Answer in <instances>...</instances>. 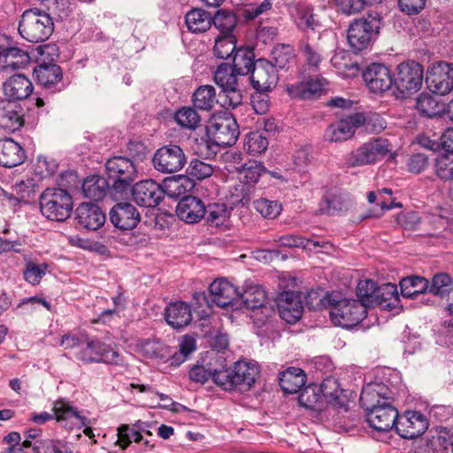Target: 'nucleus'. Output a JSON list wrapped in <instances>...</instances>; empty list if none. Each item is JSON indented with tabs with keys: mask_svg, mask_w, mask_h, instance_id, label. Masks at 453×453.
<instances>
[{
	"mask_svg": "<svg viewBox=\"0 0 453 453\" xmlns=\"http://www.w3.org/2000/svg\"><path fill=\"white\" fill-rule=\"evenodd\" d=\"M252 87L258 92L271 91L278 83V70L265 59H258L255 62L251 72Z\"/></svg>",
	"mask_w": 453,
	"mask_h": 453,
	"instance_id": "nucleus-15",
	"label": "nucleus"
},
{
	"mask_svg": "<svg viewBox=\"0 0 453 453\" xmlns=\"http://www.w3.org/2000/svg\"><path fill=\"white\" fill-rule=\"evenodd\" d=\"M189 175L193 176L197 180H204L212 175L214 168L213 166L199 159H193L188 168Z\"/></svg>",
	"mask_w": 453,
	"mask_h": 453,
	"instance_id": "nucleus-63",
	"label": "nucleus"
},
{
	"mask_svg": "<svg viewBox=\"0 0 453 453\" xmlns=\"http://www.w3.org/2000/svg\"><path fill=\"white\" fill-rule=\"evenodd\" d=\"M376 293V299H378L377 305H380L388 310H392L397 306L399 296L395 284L386 283L378 286Z\"/></svg>",
	"mask_w": 453,
	"mask_h": 453,
	"instance_id": "nucleus-44",
	"label": "nucleus"
},
{
	"mask_svg": "<svg viewBox=\"0 0 453 453\" xmlns=\"http://www.w3.org/2000/svg\"><path fill=\"white\" fill-rule=\"evenodd\" d=\"M392 391L381 382L365 385L360 394V404L366 411V420L379 432H388L398 420V411L393 405Z\"/></svg>",
	"mask_w": 453,
	"mask_h": 453,
	"instance_id": "nucleus-1",
	"label": "nucleus"
},
{
	"mask_svg": "<svg viewBox=\"0 0 453 453\" xmlns=\"http://www.w3.org/2000/svg\"><path fill=\"white\" fill-rule=\"evenodd\" d=\"M377 284L372 280H360L357 286V296L359 298V303L366 309L370 306H375L378 303L377 296Z\"/></svg>",
	"mask_w": 453,
	"mask_h": 453,
	"instance_id": "nucleus-46",
	"label": "nucleus"
},
{
	"mask_svg": "<svg viewBox=\"0 0 453 453\" xmlns=\"http://www.w3.org/2000/svg\"><path fill=\"white\" fill-rule=\"evenodd\" d=\"M277 306L280 318L288 324L296 323L302 317V302L295 292L281 293L278 298Z\"/></svg>",
	"mask_w": 453,
	"mask_h": 453,
	"instance_id": "nucleus-24",
	"label": "nucleus"
},
{
	"mask_svg": "<svg viewBox=\"0 0 453 453\" xmlns=\"http://www.w3.org/2000/svg\"><path fill=\"white\" fill-rule=\"evenodd\" d=\"M185 22L189 31L203 33L211 27L212 18L205 10L196 8L186 14Z\"/></svg>",
	"mask_w": 453,
	"mask_h": 453,
	"instance_id": "nucleus-38",
	"label": "nucleus"
},
{
	"mask_svg": "<svg viewBox=\"0 0 453 453\" xmlns=\"http://www.w3.org/2000/svg\"><path fill=\"white\" fill-rule=\"evenodd\" d=\"M239 299L246 309L251 311L267 304L265 290L260 286L251 282L245 283L242 292H239L237 301Z\"/></svg>",
	"mask_w": 453,
	"mask_h": 453,
	"instance_id": "nucleus-34",
	"label": "nucleus"
},
{
	"mask_svg": "<svg viewBox=\"0 0 453 453\" xmlns=\"http://www.w3.org/2000/svg\"><path fill=\"white\" fill-rule=\"evenodd\" d=\"M211 379L223 389L230 390L235 387L233 380V370H229L224 366L220 369H213Z\"/></svg>",
	"mask_w": 453,
	"mask_h": 453,
	"instance_id": "nucleus-64",
	"label": "nucleus"
},
{
	"mask_svg": "<svg viewBox=\"0 0 453 453\" xmlns=\"http://www.w3.org/2000/svg\"><path fill=\"white\" fill-rule=\"evenodd\" d=\"M164 315L166 323L174 329L186 327L193 319L190 305L182 301L170 303L165 307Z\"/></svg>",
	"mask_w": 453,
	"mask_h": 453,
	"instance_id": "nucleus-26",
	"label": "nucleus"
},
{
	"mask_svg": "<svg viewBox=\"0 0 453 453\" xmlns=\"http://www.w3.org/2000/svg\"><path fill=\"white\" fill-rule=\"evenodd\" d=\"M207 130L211 140L221 147L232 146L239 136L237 123L231 116L213 118Z\"/></svg>",
	"mask_w": 453,
	"mask_h": 453,
	"instance_id": "nucleus-12",
	"label": "nucleus"
},
{
	"mask_svg": "<svg viewBox=\"0 0 453 453\" xmlns=\"http://www.w3.org/2000/svg\"><path fill=\"white\" fill-rule=\"evenodd\" d=\"M187 162L182 149L178 145H166L154 153L152 163L156 170L163 173L180 171Z\"/></svg>",
	"mask_w": 453,
	"mask_h": 453,
	"instance_id": "nucleus-11",
	"label": "nucleus"
},
{
	"mask_svg": "<svg viewBox=\"0 0 453 453\" xmlns=\"http://www.w3.org/2000/svg\"><path fill=\"white\" fill-rule=\"evenodd\" d=\"M142 435L128 425H122L118 428V442L122 449H126L132 441L141 442Z\"/></svg>",
	"mask_w": 453,
	"mask_h": 453,
	"instance_id": "nucleus-62",
	"label": "nucleus"
},
{
	"mask_svg": "<svg viewBox=\"0 0 453 453\" xmlns=\"http://www.w3.org/2000/svg\"><path fill=\"white\" fill-rule=\"evenodd\" d=\"M236 48V38L234 35H218L215 38L213 53L218 58L226 59L231 57Z\"/></svg>",
	"mask_w": 453,
	"mask_h": 453,
	"instance_id": "nucleus-50",
	"label": "nucleus"
},
{
	"mask_svg": "<svg viewBox=\"0 0 453 453\" xmlns=\"http://www.w3.org/2000/svg\"><path fill=\"white\" fill-rule=\"evenodd\" d=\"M110 219L118 228L129 230L134 228L140 222V213L129 203H119L110 211Z\"/></svg>",
	"mask_w": 453,
	"mask_h": 453,
	"instance_id": "nucleus-21",
	"label": "nucleus"
},
{
	"mask_svg": "<svg viewBox=\"0 0 453 453\" xmlns=\"http://www.w3.org/2000/svg\"><path fill=\"white\" fill-rule=\"evenodd\" d=\"M232 370L235 387L244 386L250 388L254 384L258 374L257 367L250 362H236Z\"/></svg>",
	"mask_w": 453,
	"mask_h": 453,
	"instance_id": "nucleus-37",
	"label": "nucleus"
},
{
	"mask_svg": "<svg viewBox=\"0 0 453 453\" xmlns=\"http://www.w3.org/2000/svg\"><path fill=\"white\" fill-rule=\"evenodd\" d=\"M254 209L265 219H275L281 211V204L277 201L259 198L253 202Z\"/></svg>",
	"mask_w": 453,
	"mask_h": 453,
	"instance_id": "nucleus-58",
	"label": "nucleus"
},
{
	"mask_svg": "<svg viewBox=\"0 0 453 453\" xmlns=\"http://www.w3.org/2000/svg\"><path fill=\"white\" fill-rule=\"evenodd\" d=\"M306 382L304 371L298 367H288L280 373L279 383L287 394L297 393Z\"/></svg>",
	"mask_w": 453,
	"mask_h": 453,
	"instance_id": "nucleus-33",
	"label": "nucleus"
},
{
	"mask_svg": "<svg viewBox=\"0 0 453 453\" xmlns=\"http://www.w3.org/2000/svg\"><path fill=\"white\" fill-rule=\"evenodd\" d=\"M423 67L415 61L399 64L393 75V86L396 89V96L405 98L418 92L423 84Z\"/></svg>",
	"mask_w": 453,
	"mask_h": 453,
	"instance_id": "nucleus-4",
	"label": "nucleus"
},
{
	"mask_svg": "<svg viewBox=\"0 0 453 453\" xmlns=\"http://www.w3.org/2000/svg\"><path fill=\"white\" fill-rule=\"evenodd\" d=\"M134 201L142 207H156L164 197V190L153 180L137 182L132 188Z\"/></svg>",
	"mask_w": 453,
	"mask_h": 453,
	"instance_id": "nucleus-18",
	"label": "nucleus"
},
{
	"mask_svg": "<svg viewBox=\"0 0 453 453\" xmlns=\"http://www.w3.org/2000/svg\"><path fill=\"white\" fill-rule=\"evenodd\" d=\"M219 102L215 88L211 85L201 86L193 94L194 105L203 111L211 110Z\"/></svg>",
	"mask_w": 453,
	"mask_h": 453,
	"instance_id": "nucleus-43",
	"label": "nucleus"
},
{
	"mask_svg": "<svg viewBox=\"0 0 453 453\" xmlns=\"http://www.w3.org/2000/svg\"><path fill=\"white\" fill-rule=\"evenodd\" d=\"M326 84V79L315 78L296 85H288L287 89L292 97L308 99L319 96L325 89Z\"/></svg>",
	"mask_w": 453,
	"mask_h": 453,
	"instance_id": "nucleus-32",
	"label": "nucleus"
},
{
	"mask_svg": "<svg viewBox=\"0 0 453 453\" xmlns=\"http://www.w3.org/2000/svg\"><path fill=\"white\" fill-rule=\"evenodd\" d=\"M428 427V421L424 414L416 411H407L398 417L395 425L396 433L404 439H414L423 434Z\"/></svg>",
	"mask_w": 453,
	"mask_h": 453,
	"instance_id": "nucleus-16",
	"label": "nucleus"
},
{
	"mask_svg": "<svg viewBox=\"0 0 453 453\" xmlns=\"http://www.w3.org/2000/svg\"><path fill=\"white\" fill-rule=\"evenodd\" d=\"M428 290L430 293L444 297L453 290L452 280L447 273H438L433 277L429 283Z\"/></svg>",
	"mask_w": 453,
	"mask_h": 453,
	"instance_id": "nucleus-57",
	"label": "nucleus"
},
{
	"mask_svg": "<svg viewBox=\"0 0 453 453\" xmlns=\"http://www.w3.org/2000/svg\"><path fill=\"white\" fill-rule=\"evenodd\" d=\"M417 110L424 116L434 118L444 111V104H440L437 100L428 95L421 94L417 98Z\"/></svg>",
	"mask_w": 453,
	"mask_h": 453,
	"instance_id": "nucleus-47",
	"label": "nucleus"
},
{
	"mask_svg": "<svg viewBox=\"0 0 453 453\" xmlns=\"http://www.w3.org/2000/svg\"><path fill=\"white\" fill-rule=\"evenodd\" d=\"M211 303L219 307L237 308V297L239 291L237 288L226 279H218L211 283L209 287Z\"/></svg>",
	"mask_w": 453,
	"mask_h": 453,
	"instance_id": "nucleus-19",
	"label": "nucleus"
},
{
	"mask_svg": "<svg viewBox=\"0 0 453 453\" xmlns=\"http://www.w3.org/2000/svg\"><path fill=\"white\" fill-rule=\"evenodd\" d=\"M299 403L311 410L320 411L325 407V402L319 386L306 387L298 396Z\"/></svg>",
	"mask_w": 453,
	"mask_h": 453,
	"instance_id": "nucleus-41",
	"label": "nucleus"
},
{
	"mask_svg": "<svg viewBox=\"0 0 453 453\" xmlns=\"http://www.w3.org/2000/svg\"><path fill=\"white\" fill-rule=\"evenodd\" d=\"M329 315L335 326L351 327L357 325L366 315L362 303L354 299H337L336 296H329Z\"/></svg>",
	"mask_w": 453,
	"mask_h": 453,
	"instance_id": "nucleus-7",
	"label": "nucleus"
},
{
	"mask_svg": "<svg viewBox=\"0 0 453 453\" xmlns=\"http://www.w3.org/2000/svg\"><path fill=\"white\" fill-rule=\"evenodd\" d=\"M108 181L112 188L122 193L127 191L137 179L138 172L134 161L127 157H112L105 163Z\"/></svg>",
	"mask_w": 453,
	"mask_h": 453,
	"instance_id": "nucleus-6",
	"label": "nucleus"
},
{
	"mask_svg": "<svg viewBox=\"0 0 453 453\" xmlns=\"http://www.w3.org/2000/svg\"><path fill=\"white\" fill-rule=\"evenodd\" d=\"M254 65V53L252 50L239 48L235 50L233 55V65L231 66L240 76H245L252 72Z\"/></svg>",
	"mask_w": 453,
	"mask_h": 453,
	"instance_id": "nucleus-42",
	"label": "nucleus"
},
{
	"mask_svg": "<svg viewBox=\"0 0 453 453\" xmlns=\"http://www.w3.org/2000/svg\"><path fill=\"white\" fill-rule=\"evenodd\" d=\"M363 80L370 91L382 93L393 86V75L382 64L372 63L363 72Z\"/></svg>",
	"mask_w": 453,
	"mask_h": 453,
	"instance_id": "nucleus-17",
	"label": "nucleus"
},
{
	"mask_svg": "<svg viewBox=\"0 0 453 453\" xmlns=\"http://www.w3.org/2000/svg\"><path fill=\"white\" fill-rule=\"evenodd\" d=\"M30 63L27 51L10 47L0 50V71L9 72L23 69Z\"/></svg>",
	"mask_w": 453,
	"mask_h": 453,
	"instance_id": "nucleus-31",
	"label": "nucleus"
},
{
	"mask_svg": "<svg viewBox=\"0 0 453 453\" xmlns=\"http://www.w3.org/2000/svg\"><path fill=\"white\" fill-rule=\"evenodd\" d=\"M299 52L310 68L314 71L319 70V66L323 60V50L318 43L303 40L299 45Z\"/></svg>",
	"mask_w": 453,
	"mask_h": 453,
	"instance_id": "nucleus-40",
	"label": "nucleus"
},
{
	"mask_svg": "<svg viewBox=\"0 0 453 453\" xmlns=\"http://www.w3.org/2000/svg\"><path fill=\"white\" fill-rule=\"evenodd\" d=\"M77 224L87 230H97L105 222V214L96 204L83 203L76 209Z\"/></svg>",
	"mask_w": 453,
	"mask_h": 453,
	"instance_id": "nucleus-23",
	"label": "nucleus"
},
{
	"mask_svg": "<svg viewBox=\"0 0 453 453\" xmlns=\"http://www.w3.org/2000/svg\"><path fill=\"white\" fill-rule=\"evenodd\" d=\"M294 58V50L288 44L276 45L271 53V60L275 68H284Z\"/></svg>",
	"mask_w": 453,
	"mask_h": 453,
	"instance_id": "nucleus-55",
	"label": "nucleus"
},
{
	"mask_svg": "<svg viewBox=\"0 0 453 453\" xmlns=\"http://www.w3.org/2000/svg\"><path fill=\"white\" fill-rule=\"evenodd\" d=\"M25 158L24 150L13 139L0 140V165L12 168L22 164Z\"/></svg>",
	"mask_w": 453,
	"mask_h": 453,
	"instance_id": "nucleus-30",
	"label": "nucleus"
},
{
	"mask_svg": "<svg viewBox=\"0 0 453 453\" xmlns=\"http://www.w3.org/2000/svg\"><path fill=\"white\" fill-rule=\"evenodd\" d=\"M6 100L16 103L27 98L33 92L31 81L24 74H15L10 77L3 85Z\"/></svg>",
	"mask_w": 453,
	"mask_h": 453,
	"instance_id": "nucleus-28",
	"label": "nucleus"
},
{
	"mask_svg": "<svg viewBox=\"0 0 453 453\" xmlns=\"http://www.w3.org/2000/svg\"><path fill=\"white\" fill-rule=\"evenodd\" d=\"M429 90L444 96L453 88V66L446 62H438L429 69L426 77Z\"/></svg>",
	"mask_w": 453,
	"mask_h": 453,
	"instance_id": "nucleus-14",
	"label": "nucleus"
},
{
	"mask_svg": "<svg viewBox=\"0 0 453 453\" xmlns=\"http://www.w3.org/2000/svg\"><path fill=\"white\" fill-rule=\"evenodd\" d=\"M380 25L378 15L372 14L351 22L347 32L348 44L351 50L357 53L368 49L375 41Z\"/></svg>",
	"mask_w": 453,
	"mask_h": 453,
	"instance_id": "nucleus-3",
	"label": "nucleus"
},
{
	"mask_svg": "<svg viewBox=\"0 0 453 453\" xmlns=\"http://www.w3.org/2000/svg\"><path fill=\"white\" fill-rule=\"evenodd\" d=\"M289 12L296 27L303 31L315 30L319 25L314 19L312 8L306 4L298 3L293 5Z\"/></svg>",
	"mask_w": 453,
	"mask_h": 453,
	"instance_id": "nucleus-35",
	"label": "nucleus"
},
{
	"mask_svg": "<svg viewBox=\"0 0 453 453\" xmlns=\"http://www.w3.org/2000/svg\"><path fill=\"white\" fill-rule=\"evenodd\" d=\"M212 22L221 35H234L233 34L237 25V17L228 11H218Z\"/></svg>",
	"mask_w": 453,
	"mask_h": 453,
	"instance_id": "nucleus-48",
	"label": "nucleus"
},
{
	"mask_svg": "<svg viewBox=\"0 0 453 453\" xmlns=\"http://www.w3.org/2000/svg\"><path fill=\"white\" fill-rule=\"evenodd\" d=\"M109 182L104 177L92 175L87 177L82 184L84 196L92 200H101L106 195Z\"/></svg>",
	"mask_w": 453,
	"mask_h": 453,
	"instance_id": "nucleus-39",
	"label": "nucleus"
},
{
	"mask_svg": "<svg viewBox=\"0 0 453 453\" xmlns=\"http://www.w3.org/2000/svg\"><path fill=\"white\" fill-rule=\"evenodd\" d=\"M176 214L180 220L194 224L205 216V206L199 198L188 196L178 203Z\"/></svg>",
	"mask_w": 453,
	"mask_h": 453,
	"instance_id": "nucleus-27",
	"label": "nucleus"
},
{
	"mask_svg": "<svg viewBox=\"0 0 453 453\" xmlns=\"http://www.w3.org/2000/svg\"><path fill=\"white\" fill-rule=\"evenodd\" d=\"M37 82L48 89L61 90L63 77L60 66L55 64H41L34 69Z\"/></svg>",
	"mask_w": 453,
	"mask_h": 453,
	"instance_id": "nucleus-29",
	"label": "nucleus"
},
{
	"mask_svg": "<svg viewBox=\"0 0 453 453\" xmlns=\"http://www.w3.org/2000/svg\"><path fill=\"white\" fill-rule=\"evenodd\" d=\"M239 77L234 69L226 63L219 65L214 73V81L222 89L219 98L225 108H235L242 102V96L238 89Z\"/></svg>",
	"mask_w": 453,
	"mask_h": 453,
	"instance_id": "nucleus-9",
	"label": "nucleus"
},
{
	"mask_svg": "<svg viewBox=\"0 0 453 453\" xmlns=\"http://www.w3.org/2000/svg\"><path fill=\"white\" fill-rule=\"evenodd\" d=\"M24 124L22 108L10 100H0V129L15 132Z\"/></svg>",
	"mask_w": 453,
	"mask_h": 453,
	"instance_id": "nucleus-25",
	"label": "nucleus"
},
{
	"mask_svg": "<svg viewBox=\"0 0 453 453\" xmlns=\"http://www.w3.org/2000/svg\"><path fill=\"white\" fill-rule=\"evenodd\" d=\"M390 152L388 140L371 139L346 156L345 164L349 167H357L376 163Z\"/></svg>",
	"mask_w": 453,
	"mask_h": 453,
	"instance_id": "nucleus-10",
	"label": "nucleus"
},
{
	"mask_svg": "<svg viewBox=\"0 0 453 453\" xmlns=\"http://www.w3.org/2000/svg\"><path fill=\"white\" fill-rule=\"evenodd\" d=\"M53 411L57 421L66 429L81 428L91 424L88 418L80 415L75 407L64 400L57 401Z\"/></svg>",
	"mask_w": 453,
	"mask_h": 453,
	"instance_id": "nucleus-20",
	"label": "nucleus"
},
{
	"mask_svg": "<svg viewBox=\"0 0 453 453\" xmlns=\"http://www.w3.org/2000/svg\"><path fill=\"white\" fill-rule=\"evenodd\" d=\"M363 113H355L330 124L325 131V139L330 142H341L351 138L357 127L364 125Z\"/></svg>",
	"mask_w": 453,
	"mask_h": 453,
	"instance_id": "nucleus-13",
	"label": "nucleus"
},
{
	"mask_svg": "<svg viewBox=\"0 0 453 453\" xmlns=\"http://www.w3.org/2000/svg\"><path fill=\"white\" fill-rule=\"evenodd\" d=\"M279 242L280 243V246L283 247H297L308 250H312L317 247H324L327 244L325 242L320 243L319 242L305 239L303 237L296 235L281 236L280 237Z\"/></svg>",
	"mask_w": 453,
	"mask_h": 453,
	"instance_id": "nucleus-59",
	"label": "nucleus"
},
{
	"mask_svg": "<svg viewBox=\"0 0 453 453\" xmlns=\"http://www.w3.org/2000/svg\"><path fill=\"white\" fill-rule=\"evenodd\" d=\"M434 171L442 180H453V154L439 155L434 162Z\"/></svg>",
	"mask_w": 453,
	"mask_h": 453,
	"instance_id": "nucleus-54",
	"label": "nucleus"
},
{
	"mask_svg": "<svg viewBox=\"0 0 453 453\" xmlns=\"http://www.w3.org/2000/svg\"><path fill=\"white\" fill-rule=\"evenodd\" d=\"M174 119L183 128L195 130L200 123V116L191 107H182L174 114Z\"/></svg>",
	"mask_w": 453,
	"mask_h": 453,
	"instance_id": "nucleus-51",
	"label": "nucleus"
},
{
	"mask_svg": "<svg viewBox=\"0 0 453 453\" xmlns=\"http://www.w3.org/2000/svg\"><path fill=\"white\" fill-rule=\"evenodd\" d=\"M78 360L85 364L104 363L119 365L123 363L116 344H107L97 338H84L83 346L78 354Z\"/></svg>",
	"mask_w": 453,
	"mask_h": 453,
	"instance_id": "nucleus-8",
	"label": "nucleus"
},
{
	"mask_svg": "<svg viewBox=\"0 0 453 453\" xmlns=\"http://www.w3.org/2000/svg\"><path fill=\"white\" fill-rule=\"evenodd\" d=\"M324 402L334 409L347 410L349 397L347 391L340 387L334 377H327L319 386Z\"/></svg>",
	"mask_w": 453,
	"mask_h": 453,
	"instance_id": "nucleus-22",
	"label": "nucleus"
},
{
	"mask_svg": "<svg viewBox=\"0 0 453 453\" xmlns=\"http://www.w3.org/2000/svg\"><path fill=\"white\" fill-rule=\"evenodd\" d=\"M229 211L224 203H211L205 207L206 220L213 226H219L229 218Z\"/></svg>",
	"mask_w": 453,
	"mask_h": 453,
	"instance_id": "nucleus-56",
	"label": "nucleus"
},
{
	"mask_svg": "<svg viewBox=\"0 0 453 453\" xmlns=\"http://www.w3.org/2000/svg\"><path fill=\"white\" fill-rule=\"evenodd\" d=\"M268 139L260 132H250L246 135L244 149L251 155H257L265 152L268 148Z\"/></svg>",
	"mask_w": 453,
	"mask_h": 453,
	"instance_id": "nucleus-52",
	"label": "nucleus"
},
{
	"mask_svg": "<svg viewBox=\"0 0 453 453\" xmlns=\"http://www.w3.org/2000/svg\"><path fill=\"white\" fill-rule=\"evenodd\" d=\"M276 314L271 304H265L251 311L250 319L257 327H262L269 323L270 319Z\"/></svg>",
	"mask_w": 453,
	"mask_h": 453,
	"instance_id": "nucleus-61",
	"label": "nucleus"
},
{
	"mask_svg": "<svg viewBox=\"0 0 453 453\" xmlns=\"http://www.w3.org/2000/svg\"><path fill=\"white\" fill-rule=\"evenodd\" d=\"M244 184L252 186L257 183L263 173H265L264 165L257 161H248L237 168Z\"/></svg>",
	"mask_w": 453,
	"mask_h": 453,
	"instance_id": "nucleus-49",
	"label": "nucleus"
},
{
	"mask_svg": "<svg viewBox=\"0 0 453 453\" xmlns=\"http://www.w3.org/2000/svg\"><path fill=\"white\" fill-rule=\"evenodd\" d=\"M40 208L47 219L64 221L71 215L73 200L65 189L47 188L40 196Z\"/></svg>",
	"mask_w": 453,
	"mask_h": 453,
	"instance_id": "nucleus-5",
	"label": "nucleus"
},
{
	"mask_svg": "<svg viewBox=\"0 0 453 453\" xmlns=\"http://www.w3.org/2000/svg\"><path fill=\"white\" fill-rule=\"evenodd\" d=\"M331 64L342 78L356 77L360 71L357 62L352 60L349 54L345 51L336 52L331 58Z\"/></svg>",
	"mask_w": 453,
	"mask_h": 453,
	"instance_id": "nucleus-36",
	"label": "nucleus"
},
{
	"mask_svg": "<svg viewBox=\"0 0 453 453\" xmlns=\"http://www.w3.org/2000/svg\"><path fill=\"white\" fill-rule=\"evenodd\" d=\"M54 30L51 17L39 9H30L23 12L19 24V33L30 42L46 41Z\"/></svg>",
	"mask_w": 453,
	"mask_h": 453,
	"instance_id": "nucleus-2",
	"label": "nucleus"
},
{
	"mask_svg": "<svg viewBox=\"0 0 453 453\" xmlns=\"http://www.w3.org/2000/svg\"><path fill=\"white\" fill-rule=\"evenodd\" d=\"M138 351L147 358L163 357L165 356V345L159 340H142L137 344Z\"/></svg>",
	"mask_w": 453,
	"mask_h": 453,
	"instance_id": "nucleus-53",
	"label": "nucleus"
},
{
	"mask_svg": "<svg viewBox=\"0 0 453 453\" xmlns=\"http://www.w3.org/2000/svg\"><path fill=\"white\" fill-rule=\"evenodd\" d=\"M58 168V162L46 156H38L35 165V173L42 179L52 176Z\"/></svg>",
	"mask_w": 453,
	"mask_h": 453,
	"instance_id": "nucleus-60",
	"label": "nucleus"
},
{
	"mask_svg": "<svg viewBox=\"0 0 453 453\" xmlns=\"http://www.w3.org/2000/svg\"><path fill=\"white\" fill-rule=\"evenodd\" d=\"M429 282L420 276L403 278L400 281L401 293L404 297L412 298L428 289Z\"/></svg>",
	"mask_w": 453,
	"mask_h": 453,
	"instance_id": "nucleus-45",
	"label": "nucleus"
}]
</instances>
